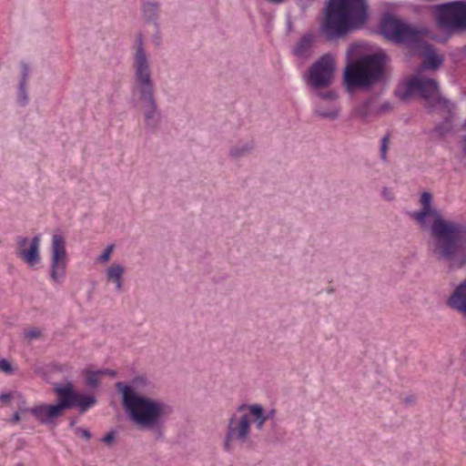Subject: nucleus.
I'll use <instances>...</instances> for the list:
<instances>
[{"mask_svg": "<svg viewBox=\"0 0 466 466\" xmlns=\"http://www.w3.org/2000/svg\"><path fill=\"white\" fill-rule=\"evenodd\" d=\"M432 195L423 192L420 202V210L411 214V218L421 227L425 225L426 218L432 217L430 227V247L433 256L446 262L451 270L466 267V224L463 222L446 219L439 210L431 208Z\"/></svg>", "mask_w": 466, "mask_h": 466, "instance_id": "f257e3e1", "label": "nucleus"}, {"mask_svg": "<svg viewBox=\"0 0 466 466\" xmlns=\"http://www.w3.org/2000/svg\"><path fill=\"white\" fill-rule=\"evenodd\" d=\"M116 389L129 420L141 430L154 431L157 440H162L165 423L173 409L164 400L153 398L154 383L144 376H136L129 384L116 382Z\"/></svg>", "mask_w": 466, "mask_h": 466, "instance_id": "f03ea898", "label": "nucleus"}, {"mask_svg": "<svg viewBox=\"0 0 466 466\" xmlns=\"http://www.w3.org/2000/svg\"><path fill=\"white\" fill-rule=\"evenodd\" d=\"M132 66L134 69L132 94L137 97L141 105L145 128L151 133H156L162 123V114L155 97L150 60L144 46L142 34H138L136 38Z\"/></svg>", "mask_w": 466, "mask_h": 466, "instance_id": "7ed1b4c3", "label": "nucleus"}, {"mask_svg": "<svg viewBox=\"0 0 466 466\" xmlns=\"http://www.w3.org/2000/svg\"><path fill=\"white\" fill-rule=\"evenodd\" d=\"M370 17L367 0H326L321 33L329 41L361 29Z\"/></svg>", "mask_w": 466, "mask_h": 466, "instance_id": "20e7f679", "label": "nucleus"}, {"mask_svg": "<svg viewBox=\"0 0 466 466\" xmlns=\"http://www.w3.org/2000/svg\"><path fill=\"white\" fill-rule=\"evenodd\" d=\"M389 56L382 50L360 56L350 62L344 69L343 84L348 92L369 90L381 83L386 75Z\"/></svg>", "mask_w": 466, "mask_h": 466, "instance_id": "39448f33", "label": "nucleus"}, {"mask_svg": "<svg viewBox=\"0 0 466 466\" xmlns=\"http://www.w3.org/2000/svg\"><path fill=\"white\" fill-rule=\"evenodd\" d=\"M432 19L441 37L437 43L446 45L453 36L466 35V0H453L434 5Z\"/></svg>", "mask_w": 466, "mask_h": 466, "instance_id": "423d86ee", "label": "nucleus"}, {"mask_svg": "<svg viewBox=\"0 0 466 466\" xmlns=\"http://www.w3.org/2000/svg\"><path fill=\"white\" fill-rule=\"evenodd\" d=\"M379 33L390 42L406 46L417 45L420 43L421 36L436 43V39L441 37V33H434L427 27L415 28L390 13H386L380 17Z\"/></svg>", "mask_w": 466, "mask_h": 466, "instance_id": "0eeeda50", "label": "nucleus"}, {"mask_svg": "<svg viewBox=\"0 0 466 466\" xmlns=\"http://www.w3.org/2000/svg\"><path fill=\"white\" fill-rule=\"evenodd\" d=\"M441 94L440 83L423 75H413L397 85L394 96L402 103H408L413 97L423 101L422 106L431 104Z\"/></svg>", "mask_w": 466, "mask_h": 466, "instance_id": "6e6552de", "label": "nucleus"}, {"mask_svg": "<svg viewBox=\"0 0 466 466\" xmlns=\"http://www.w3.org/2000/svg\"><path fill=\"white\" fill-rule=\"evenodd\" d=\"M251 431L250 419L248 414H232L226 426L222 442L223 451L233 453L238 444H244L249 439Z\"/></svg>", "mask_w": 466, "mask_h": 466, "instance_id": "1a4fd4ad", "label": "nucleus"}, {"mask_svg": "<svg viewBox=\"0 0 466 466\" xmlns=\"http://www.w3.org/2000/svg\"><path fill=\"white\" fill-rule=\"evenodd\" d=\"M53 391L57 395V403H42L32 408H20L21 412H30L35 420L45 425L54 423L55 420L61 417L66 410L64 398L60 390V383L53 384Z\"/></svg>", "mask_w": 466, "mask_h": 466, "instance_id": "9d476101", "label": "nucleus"}, {"mask_svg": "<svg viewBox=\"0 0 466 466\" xmlns=\"http://www.w3.org/2000/svg\"><path fill=\"white\" fill-rule=\"evenodd\" d=\"M335 60L332 55L325 54L309 68L308 83L315 89L329 86L333 79Z\"/></svg>", "mask_w": 466, "mask_h": 466, "instance_id": "9b49d317", "label": "nucleus"}, {"mask_svg": "<svg viewBox=\"0 0 466 466\" xmlns=\"http://www.w3.org/2000/svg\"><path fill=\"white\" fill-rule=\"evenodd\" d=\"M50 278L59 282L66 274V249L65 238L60 234L52 236Z\"/></svg>", "mask_w": 466, "mask_h": 466, "instance_id": "f8f14e48", "label": "nucleus"}, {"mask_svg": "<svg viewBox=\"0 0 466 466\" xmlns=\"http://www.w3.org/2000/svg\"><path fill=\"white\" fill-rule=\"evenodd\" d=\"M60 390L66 410L78 407L79 412L83 414L97 402L95 396L82 394L76 391L71 381H67L66 384H60Z\"/></svg>", "mask_w": 466, "mask_h": 466, "instance_id": "ddd939ff", "label": "nucleus"}, {"mask_svg": "<svg viewBox=\"0 0 466 466\" xmlns=\"http://www.w3.org/2000/svg\"><path fill=\"white\" fill-rule=\"evenodd\" d=\"M29 239L26 237L19 236L16 238L17 248L15 251L16 256L24 260L29 267H34L40 262V243L41 236L39 234L34 236L30 241L28 248L25 246L28 244Z\"/></svg>", "mask_w": 466, "mask_h": 466, "instance_id": "4468645a", "label": "nucleus"}, {"mask_svg": "<svg viewBox=\"0 0 466 466\" xmlns=\"http://www.w3.org/2000/svg\"><path fill=\"white\" fill-rule=\"evenodd\" d=\"M456 108V104L441 94L431 104L424 105V109L428 114H438L446 121H454Z\"/></svg>", "mask_w": 466, "mask_h": 466, "instance_id": "2eb2a0df", "label": "nucleus"}, {"mask_svg": "<svg viewBox=\"0 0 466 466\" xmlns=\"http://www.w3.org/2000/svg\"><path fill=\"white\" fill-rule=\"evenodd\" d=\"M446 305L466 318V279L454 289L447 299Z\"/></svg>", "mask_w": 466, "mask_h": 466, "instance_id": "dca6fc26", "label": "nucleus"}, {"mask_svg": "<svg viewBox=\"0 0 466 466\" xmlns=\"http://www.w3.org/2000/svg\"><path fill=\"white\" fill-rule=\"evenodd\" d=\"M424 59L420 64L422 70H437L444 62V57L436 53L434 46L426 43L423 51Z\"/></svg>", "mask_w": 466, "mask_h": 466, "instance_id": "f3484780", "label": "nucleus"}, {"mask_svg": "<svg viewBox=\"0 0 466 466\" xmlns=\"http://www.w3.org/2000/svg\"><path fill=\"white\" fill-rule=\"evenodd\" d=\"M255 149L253 141H239L229 149L228 156L233 159H240L250 155Z\"/></svg>", "mask_w": 466, "mask_h": 466, "instance_id": "a211bd4d", "label": "nucleus"}, {"mask_svg": "<svg viewBox=\"0 0 466 466\" xmlns=\"http://www.w3.org/2000/svg\"><path fill=\"white\" fill-rule=\"evenodd\" d=\"M376 100V96H370L369 98L357 105L353 109V113L361 120L366 121L368 117L371 116L374 111H376L374 109Z\"/></svg>", "mask_w": 466, "mask_h": 466, "instance_id": "6ab92c4d", "label": "nucleus"}, {"mask_svg": "<svg viewBox=\"0 0 466 466\" xmlns=\"http://www.w3.org/2000/svg\"><path fill=\"white\" fill-rule=\"evenodd\" d=\"M312 43V35H304L294 46L293 54L298 57L307 58L310 55Z\"/></svg>", "mask_w": 466, "mask_h": 466, "instance_id": "aec40b11", "label": "nucleus"}, {"mask_svg": "<svg viewBox=\"0 0 466 466\" xmlns=\"http://www.w3.org/2000/svg\"><path fill=\"white\" fill-rule=\"evenodd\" d=\"M125 272V268L119 264L111 265L106 270V279L116 285V290L121 292L123 289L122 276Z\"/></svg>", "mask_w": 466, "mask_h": 466, "instance_id": "412c9836", "label": "nucleus"}, {"mask_svg": "<svg viewBox=\"0 0 466 466\" xmlns=\"http://www.w3.org/2000/svg\"><path fill=\"white\" fill-rule=\"evenodd\" d=\"M144 19L147 23L158 26L159 5L155 2H147L142 5Z\"/></svg>", "mask_w": 466, "mask_h": 466, "instance_id": "4be33fe9", "label": "nucleus"}, {"mask_svg": "<svg viewBox=\"0 0 466 466\" xmlns=\"http://www.w3.org/2000/svg\"><path fill=\"white\" fill-rule=\"evenodd\" d=\"M250 415L253 417V422L256 429L261 431L267 421L264 416V408L260 404H251L248 406Z\"/></svg>", "mask_w": 466, "mask_h": 466, "instance_id": "5701e85b", "label": "nucleus"}, {"mask_svg": "<svg viewBox=\"0 0 466 466\" xmlns=\"http://www.w3.org/2000/svg\"><path fill=\"white\" fill-rule=\"evenodd\" d=\"M339 112H340V108L338 106H332L330 108H324L320 105H317L314 109V113L316 116H319L321 118H326V119H330V120L337 119L339 116Z\"/></svg>", "mask_w": 466, "mask_h": 466, "instance_id": "b1692460", "label": "nucleus"}, {"mask_svg": "<svg viewBox=\"0 0 466 466\" xmlns=\"http://www.w3.org/2000/svg\"><path fill=\"white\" fill-rule=\"evenodd\" d=\"M453 129V121L443 120L438 123L431 133L436 136L437 138L441 139L446 137Z\"/></svg>", "mask_w": 466, "mask_h": 466, "instance_id": "393cba45", "label": "nucleus"}, {"mask_svg": "<svg viewBox=\"0 0 466 466\" xmlns=\"http://www.w3.org/2000/svg\"><path fill=\"white\" fill-rule=\"evenodd\" d=\"M85 374H86V385H88L90 388H93V389H96L98 387L99 385V378H100V374L98 372V370H86L85 371Z\"/></svg>", "mask_w": 466, "mask_h": 466, "instance_id": "a878e982", "label": "nucleus"}, {"mask_svg": "<svg viewBox=\"0 0 466 466\" xmlns=\"http://www.w3.org/2000/svg\"><path fill=\"white\" fill-rule=\"evenodd\" d=\"M29 76H30L29 65L23 61L20 63V79L18 82V86H27Z\"/></svg>", "mask_w": 466, "mask_h": 466, "instance_id": "bb28decb", "label": "nucleus"}, {"mask_svg": "<svg viewBox=\"0 0 466 466\" xmlns=\"http://www.w3.org/2000/svg\"><path fill=\"white\" fill-rule=\"evenodd\" d=\"M17 103L21 106H25L29 103V97L27 94V86H17Z\"/></svg>", "mask_w": 466, "mask_h": 466, "instance_id": "cd10ccee", "label": "nucleus"}, {"mask_svg": "<svg viewBox=\"0 0 466 466\" xmlns=\"http://www.w3.org/2000/svg\"><path fill=\"white\" fill-rule=\"evenodd\" d=\"M388 144H389V137L385 136L382 137L381 145H380V157L384 161L387 159Z\"/></svg>", "mask_w": 466, "mask_h": 466, "instance_id": "c85d7f7f", "label": "nucleus"}, {"mask_svg": "<svg viewBox=\"0 0 466 466\" xmlns=\"http://www.w3.org/2000/svg\"><path fill=\"white\" fill-rule=\"evenodd\" d=\"M0 370L6 374H11L13 372V367L7 360L0 359Z\"/></svg>", "mask_w": 466, "mask_h": 466, "instance_id": "c756f323", "label": "nucleus"}, {"mask_svg": "<svg viewBox=\"0 0 466 466\" xmlns=\"http://www.w3.org/2000/svg\"><path fill=\"white\" fill-rule=\"evenodd\" d=\"M113 248H114V246L113 245H109L104 251L103 253L99 256L98 258V261L99 262H106L109 260L110 258V256H111V253L113 251Z\"/></svg>", "mask_w": 466, "mask_h": 466, "instance_id": "7c9ffc66", "label": "nucleus"}, {"mask_svg": "<svg viewBox=\"0 0 466 466\" xmlns=\"http://www.w3.org/2000/svg\"><path fill=\"white\" fill-rule=\"evenodd\" d=\"M318 96L325 100H335L337 98V94L333 90H329L326 92H319Z\"/></svg>", "mask_w": 466, "mask_h": 466, "instance_id": "2f4dec72", "label": "nucleus"}, {"mask_svg": "<svg viewBox=\"0 0 466 466\" xmlns=\"http://www.w3.org/2000/svg\"><path fill=\"white\" fill-rule=\"evenodd\" d=\"M41 336L40 329L35 328L25 332V337L29 339H38Z\"/></svg>", "mask_w": 466, "mask_h": 466, "instance_id": "473e14b6", "label": "nucleus"}, {"mask_svg": "<svg viewBox=\"0 0 466 466\" xmlns=\"http://www.w3.org/2000/svg\"><path fill=\"white\" fill-rule=\"evenodd\" d=\"M115 431H111L107 434H106L101 441L105 442L106 445H110L115 441Z\"/></svg>", "mask_w": 466, "mask_h": 466, "instance_id": "72a5a7b5", "label": "nucleus"}, {"mask_svg": "<svg viewBox=\"0 0 466 466\" xmlns=\"http://www.w3.org/2000/svg\"><path fill=\"white\" fill-rule=\"evenodd\" d=\"M76 432L77 434H80L82 438H84L85 440H87V441L90 440L92 437L91 432L87 429H85V428H77L76 430Z\"/></svg>", "mask_w": 466, "mask_h": 466, "instance_id": "f704fd0d", "label": "nucleus"}, {"mask_svg": "<svg viewBox=\"0 0 466 466\" xmlns=\"http://www.w3.org/2000/svg\"><path fill=\"white\" fill-rule=\"evenodd\" d=\"M392 108V106L390 102H384L376 109V114L385 113Z\"/></svg>", "mask_w": 466, "mask_h": 466, "instance_id": "c9c22d12", "label": "nucleus"}, {"mask_svg": "<svg viewBox=\"0 0 466 466\" xmlns=\"http://www.w3.org/2000/svg\"><path fill=\"white\" fill-rule=\"evenodd\" d=\"M25 412H21L20 410V408L18 409L17 411H15L12 418L9 420V422L12 423V424H16L18 423L20 420H21V414H24Z\"/></svg>", "mask_w": 466, "mask_h": 466, "instance_id": "e433bc0d", "label": "nucleus"}, {"mask_svg": "<svg viewBox=\"0 0 466 466\" xmlns=\"http://www.w3.org/2000/svg\"><path fill=\"white\" fill-rule=\"evenodd\" d=\"M98 372L100 376L108 375L111 377H116L117 375V372L115 370L110 369L98 370Z\"/></svg>", "mask_w": 466, "mask_h": 466, "instance_id": "4c0bfd02", "label": "nucleus"}, {"mask_svg": "<svg viewBox=\"0 0 466 466\" xmlns=\"http://www.w3.org/2000/svg\"><path fill=\"white\" fill-rule=\"evenodd\" d=\"M11 399H12L11 392H5V393L0 394V401L3 403H8Z\"/></svg>", "mask_w": 466, "mask_h": 466, "instance_id": "58836bf2", "label": "nucleus"}, {"mask_svg": "<svg viewBox=\"0 0 466 466\" xmlns=\"http://www.w3.org/2000/svg\"><path fill=\"white\" fill-rule=\"evenodd\" d=\"M277 414V410L275 409H271L268 411L264 410V416L267 420H273Z\"/></svg>", "mask_w": 466, "mask_h": 466, "instance_id": "ea45409f", "label": "nucleus"}, {"mask_svg": "<svg viewBox=\"0 0 466 466\" xmlns=\"http://www.w3.org/2000/svg\"><path fill=\"white\" fill-rule=\"evenodd\" d=\"M460 146L463 156L466 157V136L461 137Z\"/></svg>", "mask_w": 466, "mask_h": 466, "instance_id": "a19ab883", "label": "nucleus"}, {"mask_svg": "<svg viewBox=\"0 0 466 466\" xmlns=\"http://www.w3.org/2000/svg\"><path fill=\"white\" fill-rule=\"evenodd\" d=\"M415 400H416V398L414 395H409V396L405 397L403 400V401L408 405L413 404L415 402Z\"/></svg>", "mask_w": 466, "mask_h": 466, "instance_id": "79ce46f5", "label": "nucleus"}, {"mask_svg": "<svg viewBox=\"0 0 466 466\" xmlns=\"http://www.w3.org/2000/svg\"><path fill=\"white\" fill-rule=\"evenodd\" d=\"M383 195H384V197H385L388 200H391V199H393L392 195H391L390 193H389V194H388V190H387V188H384V189H383Z\"/></svg>", "mask_w": 466, "mask_h": 466, "instance_id": "37998d69", "label": "nucleus"}, {"mask_svg": "<svg viewBox=\"0 0 466 466\" xmlns=\"http://www.w3.org/2000/svg\"><path fill=\"white\" fill-rule=\"evenodd\" d=\"M248 406H249V405L242 404V405H240V406H238V407L237 410H238V412H240V411H243V410H248Z\"/></svg>", "mask_w": 466, "mask_h": 466, "instance_id": "c03bdc74", "label": "nucleus"}, {"mask_svg": "<svg viewBox=\"0 0 466 466\" xmlns=\"http://www.w3.org/2000/svg\"><path fill=\"white\" fill-rule=\"evenodd\" d=\"M268 1H269L270 3H272V4H277V5H279V4H282V3H284L286 0H268Z\"/></svg>", "mask_w": 466, "mask_h": 466, "instance_id": "a18cd8bd", "label": "nucleus"}, {"mask_svg": "<svg viewBox=\"0 0 466 466\" xmlns=\"http://www.w3.org/2000/svg\"><path fill=\"white\" fill-rule=\"evenodd\" d=\"M75 424H76V420H71L70 423H69L70 427L75 426Z\"/></svg>", "mask_w": 466, "mask_h": 466, "instance_id": "49530a36", "label": "nucleus"}, {"mask_svg": "<svg viewBox=\"0 0 466 466\" xmlns=\"http://www.w3.org/2000/svg\"><path fill=\"white\" fill-rule=\"evenodd\" d=\"M463 126H464V127L466 128V119H465V122H464V125H463Z\"/></svg>", "mask_w": 466, "mask_h": 466, "instance_id": "de8ad7c7", "label": "nucleus"}]
</instances>
